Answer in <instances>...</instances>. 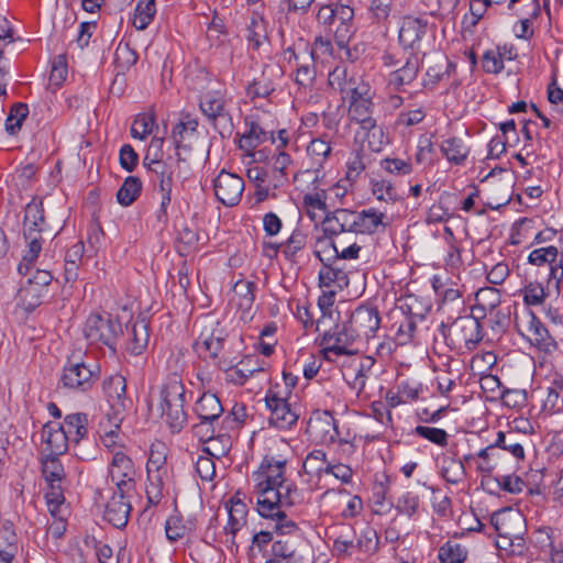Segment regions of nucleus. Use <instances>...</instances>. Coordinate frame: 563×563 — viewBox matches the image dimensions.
Here are the masks:
<instances>
[{
	"instance_id": "1",
	"label": "nucleus",
	"mask_w": 563,
	"mask_h": 563,
	"mask_svg": "<svg viewBox=\"0 0 563 563\" xmlns=\"http://www.w3.org/2000/svg\"><path fill=\"white\" fill-rule=\"evenodd\" d=\"M285 460L265 456L253 472L256 510L267 526L278 534H292L298 525L287 510L300 501L297 486L285 478Z\"/></svg>"
},
{
	"instance_id": "2",
	"label": "nucleus",
	"mask_w": 563,
	"mask_h": 563,
	"mask_svg": "<svg viewBox=\"0 0 563 563\" xmlns=\"http://www.w3.org/2000/svg\"><path fill=\"white\" fill-rule=\"evenodd\" d=\"M185 402V386L181 379L176 375L168 377L159 390L155 408L174 431L180 430L186 423Z\"/></svg>"
},
{
	"instance_id": "3",
	"label": "nucleus",
	"mask_w": 563,
	"mask_h": 563,
	"mask_svg": "<svg viewBox=\"0 0 563 563\" xmlns=\"http://www.w3.org/2000/svg\"><path fill=\"white\" fill-rule=\"evenodd\" d=\"M492 522L498 532V547L508 550L514 555H520L525 550L523 518L521 514L505 509L494 514Z\"/></svg>"
},
{
	"instance_id": "4",
	"label": "nucleus",
	"mask_w": 563,
	"mask_h": 563,
	"mask_svg": "<svg viewBox=\"0 0 563 563\" xmlns=\"http://www.w3.org/2000/svg\"><path fill=\"white\" fill-rule=\"evenodd\" d=\"M290 391L279 384L271 387L265 395V404L271 411L269 423L280 430L290 429L298 421L299 415L289 402Z\"/></svg>"
},
{
	"instance_id": "5",
	"label": "nucleus",
	"mask_w": 563,
	"mask_h": 563,
	"mask_svg": "<svg viewBox=\"0 0 563 563\" xmlns=\"http://www.w3.org/2000/svg\"><path fill=\"white\" fill-rule=\"evenodd\" d=\"M99 376L96 364H87L80 357L68 358L63 367L60 383L71 391H87Z\"/></svg>"
},
{
	"instance_id": "6",
	"label": "nucleus",
	"mask_w": 563,
	"mask_h": 563,
	"mask_svg": "<svg viewBox=\"0 0 563 563\" xmlns=\"http://www.w3.org/2000/svg\"><path fill=\"white\" fill-rule=\"evenodd\" d=\"M121 333V324L110 316L90 314L84 327L85 338L90 344L106 345L114 352L117 338Z\"/></svg>"
},
{
	"instance_id": "7",
	"label": "nucleus",
	"mask_w": 563,
	"mask_h": 563,
	"mask_svg": "<svg viewBox=\"0 0 563 563\" xmlns=\"http://www.w3.org/2000/svg\"><path fill=\"white\" fill-rule=\"evenodd\" d=\"M197 325L199 334L195 341L196 351L205 357H217L227 338L224 329L211 317L200 319Z\"/></svg>"
},
{
	"instance_id": "8",
	"label": "nucleus",
	"mask_w": 563,
	"mask_h": 563,
	"mask_svg": "<svg viewBox=\"0 0 563 563\" xmlns=\"http://www.w3.org/2000/svg\"><path fill=\"white\" fill-rule=\"evenodd\" d=\"M108 474L118 493L132 494L134 492L136 467L132 459L122 450L113 452L109 462Z\"/></svg>"
},
{
	"instance_id": "9",
	"label": "nucleus",
	"mask_w": 563,
	"mask_h": 563,
	"mask_svg": "<svg viewBox=\"0 0 563 563\" xmlns=\"http://www.w3.org/2000/svg\"><path fill=\"white\" fill-rule=\"evenodd\" d=\"M321 353L329 362H334L336 356L351 355L353 342L356 340L349 327L335 325L332 330H322Z\"/></svg>"
},
{
	"instance_id": "10",
	"label": "nucleus",
	"mask_w": 563,
	"mask_h": 563,
	"mask_svg": "<svg viewBox=\"0 0 563 563\" xmlns=\"http://www.w3.org/2000/svg\"><path fill=\"white\" fill-rule=\"evenodd\" d=\"M374 92L367 82L358 81L357 85L352 89V93L349 98L347 115L351 121L360 125L366 124L367 121L376 120L373 117Z\"/></svg>"
},
{
	"instance_id": "11",
	"label": "nucleus",
	"mask_w": 563,
	"mask_h": 563,
	"mask_svg": "<svg viewBox=\"0 0 563 563\" xmlns=\"http://www.w3.org/2000/svg\"><path fill=\"white\" fill-rule=\"evenodd\" d=\"M449 336L454 345L473 350L483 340L481 323L474 317H461L450 327Z\"/></svg>"
},
{
	"instance_id": "12",
	"label": "nucleus",
	"mask_w": 563,
	"mask_h": 563,
	"mask_svg": "<svg viewBox=\"0 0 563 563\" xmlns=\"http://www.w3.org/2000/svg\"><path fill=\"white\" fill-rule=\"evenodd\" d=\"M216 198L227 207L236 206L244 191V180L236 174L221 170L213 180Z\"/></svg>"
},
{
	"instance_id": "13",
	"label": "nucleus",
	"mask_w": 563,
	"mask_h": 563,
	"mask_svg": "<svg viewBox=\"0 0 563 563\" xmlns=\"http://www.w3.org/2000/svg\"><path fill=\"white\" fill-rule=\"evenodd\" d=\"M26 276V284L20 288L18 296L26 309H32L38 305L40 298L44 296L53 277L45 269H35L32 273V267Z\"/></svg>"
},
{
	"instance_id": "14",
	"label": "nucleus",
	"mask_w": 563,
	"mask_h": 563,
	"mask_svg": "<svg viewBox=\"0 0 563 563\" xmlns=\"http://www.w3.org/2000/svg\"><path fill=\"white\" fill-rule=\"evenodd\" d=\"M379 324L380 317L375 308L358 307L352 313L347 327L355 339L368 340L374 338L376 331L379 329Z\"/></svg>"
},
{
	"instance_id": "15",
	"label": "nucleus",
	"mask_w": 563,
	"mask_h": 563,
	"mask_svg": "<svg viewBox=\"0 0 563 563\" xmlns=\"http://www.w3.org/2000/svg\"><path fill=\"white\" fill-rule=\"evenodd\" d=\"M224 508L228 518L223 526V532L227 537V542L231 545H235L236 534L246 526L249 508L238 495L230 498L229 501L225 503Z\"/></svg>"
},
{
	"instance_id": "16",
	"label": "nucleus",
	"mask_w": 563,
	"mask_h": 563,
	"mask_svg": "<svg viewBox=\"0 0 563 563\" xmlns=\"http://www.w3.org/2000/svg\"><path fill=\"white\" fill-rule=\"evenodd\" d=\"M525 323L527 332L526 338L533 346L545 353H552L556 350V341L552 338L549 330L544 328L542 322L536 317L534 313H527L525 316Z\"/></svg>"
},
{
	"instance_id": "17",
	"label": "nucleus",
	"mask_w": 563,
	"mask_h": 563,
	"mask_svg": "<svg viewBox=\"0 0 563 563\" xmlns=\"http://www.w3.org/2000/svg\"><path fill=\"white\" fill-rule=\"evenodd\" d=\"M132 494H122L114 490L111 498L107 501L103 517L115 528L126 526L131 512L130 496Z\"/></svg>"
},
{
	"instance_id": "18",
	"label": "nucleus",
	"mask_w": 563,
	"mask_h": 563,
	"mask_svg": "<svg viewBox=\"0 0 563 563\" xmlns=\"http://www.w3.org/2000/svg\"><path fill=\"white\" fill-rule=\"evenodd\" d=\"M103 390L112 411L110 415L123 417L128 404L125 378L119 374L109 377L103 383Z\"/></svg>"
},
{
	"instance_id": "19",
	"label": "nucleus",
	"mask_w": 563,
	"mask_h": 563,
	"mask_svg": "<svg viewBox=\"0 0 563 563\" xmlns=\"http://www.w3.org/2000/svg\"><path fill=\"white\" fill-rule=\"evenodd\" d=\"M355 140L377 153L383 151L390 141L388 133L377 124L376 120L360 125L355 132Z\"/></svg>"
},
{
	"instance_id": "20",
	"label": "nucleus",
	"mask_w": 563,
	"mask_h": 563,
	"mask_svg": "<svg viewBox=\"0 0 563 563\" xmlns=\"http://www.w3.org/2000/svg\"><path fill=\"white\" fill-rule=\"evenodd\" d=\"M427 21L415 16H405L399 29V42L405 48H419L427 32Z\"/></svg>"
},
{
	"instance_id": "21",
	"label": "nucleus",
	"mask_w": 563,
	"mask_h": 563,
	"mask_svg": "<svg viewBox=\"0 0 563 563\" xmlns=\"http://www.w3.org/2000/svg\"><path fill=\"white\" fill-rule=\"evenodd\" d=\"M123 421V417L118 415L107 413L98 428L100 441L104 448L110 451H118L123 446V438L120 434V426Z\"/></svg>"
},
{
	"instance_id": "22",
	"label": "nucleus",
	"mask_w": 563,
	"mask_h": 563,
	"mask_svg": "<svg viewBox=\"0 0 563 563\" xmlns=\"http://www.w3.org/2000/svg\"><path fill=\"white\" fill-rule=\"evenodd\" d=\"M42 441L44 452L48 455H62L71 442L66 435L59 422H48L43 427Z\"/></svg>"
},
{
	"instance_id": "23",
	"label": "nucleus",
	"mask_w": 563,
	"mask_h": 563,
	"mask_svg": "<svg viewBox=\"0 0 563 563\" xmlns=\"http://www.w3.org/2000/svg\"><path fill=\"white\" fill-rule=\"evenodd\" d=\"M390 224V219L383 211L375 208L357 212L356 233L373 234L383 232Z\"/></svg>"
},
{
	"instance_id": "24",
	"label": "nucleus",
	"mask_w": 563,
	"mask_h": 563,
	"mask_svg": "<svg viewBox=\"0 0 563 563\" xmlns=\"http://www.w3.org/2000/svg\"><path fill=\"white\" fill-rule=\"evenodd\" d=\"M357 212L349 209H338L324 219V231L332 234L356 233Z\"/></svg>"
},
{
	"instance_id": "25",
	"label": "nucleus",
	"mask_w": 563,
	"mask_h": 563,
	"mask_svg": "<svg viewBox=\"0 0 563 563\" xmlns=\"http://www.w3.org/2000/svg\"><path fill=\"white\" fill-rule=\"evenodd\" d=\"M255 284L250 280H238L233 287V301L241 310V318L244 320L251 319V310L254 303Z\"/></svg>"
},
{
	"instance_id": "26",
	"label": "nucleus",
	"mask_w": 563,
	"mask_h": 563,
	"mask_svg": "<svg viewBox=\"0 0 563 563\" xmlns=\"http://www.w3.org/2000/svg\"><path fill=\"white\" fill-rule=\"evenodd\" d=\"M263 371V366L260 364L257 357L246 356L235 366L230 367L227 373V379L234 385H244L246 380L252 377L255 373Z\"/></svg>"
},
{
	"instance_id": "27",
	"label": "nucleus",
	"mask_w": 563,
	"mask_h": 563,
	"mask_svg": "<svg viewBox=\"0 0 563 563\" xmlns=\"http://www.w3.org/2000/svg\"><path fill=\"white\" fill-rule=\"evenodd\" d=\"M45 228L44 210L41 201L32 199L24 210L23 234H42Z\"/></svg>"
},
{
	"instance_id": "28",
	"label": "nucleus",
	"mask_w": 563,
	"mask_h": 563,
	"mask_svg": "<svg viewBox=\"0 0 563 563\" xmlns=\"http://www.w3.org/2000/svg\"><path fill=\"white\" fill-rule=\"evenodd\" d=\"M265 563H305L303 556L288 541L273 542Z\"/></svg>"
},
{
	"instance_id": "29",
	"label": "nucleus",
	"mask_w": 563,
	"mask_h": 563,
	"mask_svg": "<svg viewBox=\"0 0 563 563\" xmlns=\"http://www.w3.org/2000/svg\"><path fill=\"white\" fill-rule=\"evenodd\" d=\"M170 484L169 470L147 473L146 496L151 504H158Z\"/></svg>"
},
{
	"instance_id": "30",
	"label": "nucleus",
	"mask_w": 563,
	"mask_h": 563,
	"mask_svg": "<svg viewBox=\"0 0 563 563\" xmlns=\"http://www.w3.org/2000/svg\"><path fill=\"white\" fill-rule=\"evenodd\" d=\"M335 245L338 249L335 260L344 261L358 260L365 247L362 239L356 234H339L335 239Z\"/></svg>"
},
{
	"instance_id": "31",
	"label": "nucleus",
	"mask_w": 563,
	"mask_h": 563,
	"mask_svg": "<svg viewBox=\"0 0 563 563\" xmlns=\"http://www.w3.org/2000/svg\"><path fill=\"white\" fill-rule=\"evenodd\" d=\"M354 11L345 4H336L335 25L333 32L338 38V45L341 49L345 48V41L352 33V20Z\"/></svg>"
},
{
	"instance_id": "32",
	"label": "nucleus",
	"mask_w": 563,
	"mask_h": 563,
	"mask_svg": "<svg viewBox=\"0 0 563 563\" xmlns=\"http://www.w3.org/2000/svg\"><path fill=\"white\" fill-rule=\"evenodd\" d=\"M60 426L68 439L74 443H79L88 434V417L82 412L67 415Z\"/></svg>"
},
{
	"instance_id": "33",
	"label": "nucleus",
	"mask_w": 563,
	"mask_h": 563,
	"mask_svg": "<svg viewBox=\"0 0 563 563\" xmlns=\"http://www.w3.org/2000/svg\"><path fill=\"white\" fill-rule=\"evenodd\" d=\"M126 350L133 355H140L147 346L150 334L144 320L135 321L126 333Z\"/></svg>"
},
{
	"instance_id": "34",
	"label": "nucleus",
	"mask_w": 563,
	"mask_h": 563,
	"mask_svg": "<svg viewBox=\"0 0 563 563\" xmlns=\"http://www.w3.org/2000/svg\"><path fill=\"white\" fill-rule=\"evenodd\" d=\"M245 37L253 48H258L267 40V23L264 16L254 11L249 18L245 29Z\"/></svg>"
},
{
	"instance_id": "35",
	"label": "nucleus",
	"mask_w": 563,
	"mask_h": 563,
	"mask_svg": "<svg viewBox=\"0 0 563 563\" xmlns=\"http://www.w3.org/2000/svg\"><path fill=\"white\" fill-rule=\"evenodd\" d=\"M319 280L321 286L334 289L335 291L349 285V277L344 269L330 264V262L324 263L320 269Z\"/></svg>"
},
{
	"instance_id": "36",
	"label": "nucleus",
	"mask_w": 563,
	"mask_h": 563,
	"mask_svg": "<svg viewBox=\"0 0 563 563\" xmlns=\"http://www.w3.org/2000/svg\"><path fill=\"white\" fill-rule=\"evenodd\" d=\"M196 412L201 421H213L223 411L219 398L211 393H205L196 402Z\"/></svg>"
},
{
	"instance_id": "37",
	"label": "nucleus",
	"mask_w": 563,
	"mask_h": 563,
	"mask_svg": "<svg viewBox=\"0 0 563 563\" xmlns=\"http://www.w3.org/2000/svg\"><path fill=\"white\" fill-rule=\"evenodd\" d=\"M446 159L455 165H462L470 154V147L461 137L452 136L444 140L440 146Z\"/></svg>"
},
{
	"instance_id": "38",
	"label": "nucleus",
	"mask_w": 563,
	"mask_h": 563,
	"mask_svg": "<svg viewBox=\"0 0 563 563\" xmlns=\"http://www.w3.org/2000/svg\"><path fill=\"white\" fill-rule=\"evenodd\" d=\"M26 242V250L18 266V271L21 275H27L30 268L35 263L42 251L43 238L42 234H24Z\"/></svg>"
},
{
	"instance_id": "39",
	"label": "nucleus",
	"mask_w": 563,
	"mask_h": 563,
	"mask_svg": "<svg viewBox=\"0 0 563 563\" xmlns=\"http://www.w3.org/2000/svg\"><path fill=\"white\" fill-rule=\"evenodd\" d=\"M45 499L47 510L52 518H62L68 516V506L65 503L62 485L57 484L48 486V489L45 493Z\"/></svg>"
},
{
	"instance_id": "40",
	"label": "nucleus",
	"mask_w": 563,
	"mask_h": 563,
	"mask_svg": "<svg viewBox=\"0 0 563 563\" xmlns=\"http://www.w3.org/2000/svg\"><path fill=\"white\" fill-rule=\"evenodd\" d=\"M224 104V96L220 90H208L200 97V109L209 119L222 115Z\"/></svg>"
},
{
	"instance_id": "41",
	"label": "nucleus",
	"mask_w": 563,
	"mask_h": 563,
	"mask_svg": "<svg viewBox=\"0 0 563 563\" xmlns=\"http://www.w3.org/2000/svg\"><path fill=\"white\" fill-rule=\"evenodd\" d=\"M217 440L210 439L203 448L206 455H200L196 461V472L198 476L206 482L212 481L216 475V465L212 459L216 455L213 452Z\"/></svg>"
},
{
	"instance_id": "42",
	"label": "nucleus",
	"mask_w": 563,
	"mask_h": 563,
	"mask_svg": "<svg viewBox=\"0 0 563 563\" xmlns=\"http://www.w3.org/2000/svg\"><path fill=\"white\" fill-rule=\"evenodd\" d=\"M156 0H139L132 19V24L136 30H145L154 20L156 14Z\"/></svg>"
},
{
	"instance_id": "43",
	"label": "nucleus",
	"mask_w": 563,
	"mask_h": 563,
	"mask_svg": "<svg viewBox=\"0 0 563 563\" xmlns=\"http://www.w3.org/2000/svg\"><path fill=\"white\" fill-rule=\"evenodd\" d=\"M268 134L260 124L250 122L247 130L240 137L239 146L245 152L251 153L261 143L268 140Z\"/></svg>"
},
{
	"instance_id": "44",
	"label": "nucleus",
	"mask_w": 563,
	"mask_h": 563,
	"mask_svg": "<svg viewBox=\"0 0 563 563\" xmlns=\"http://www.w3.org/2000/svg\"><path fill=\"white\" fill-rule=\"evenodd\" d=\"M271 168L273 173V186L275 188L283 186L288 178V170L292 164V159L286 152H279L271 159Z\"/></svg>"
},
{
	"instance_id": "45",
	"label": "nucleus",
	"mask_w": 563,
	"mask_h": 563,
	"mask_svg": "<svg viewBox=\"0 0 563 563\" xmlns=\"http://www.w3.org/2000/svg\"><path fill=\"white\" fill-rule=\"evenodd\" d=\"M329 463L324 451L313 450L306 456L303 470L306 474L321 478L325 475Z\"/></svg>"
},
{
	"instance_id": "46",
	"label": "nucleus",
	"mask_w": 563,
	"mask_h": 563,
	"mask_svg": "<svg viewBox=\"0 0 563 563\" xmlns=\"http://www.w3.org/2000/svg\"><path fill=\"white\" fill-rule=\"evenodd\" d=\"M58 455H48L44 457L42 462V471L48 486L62 484L65 478V471L57 459Z\"/></svg>"
},
{
	"instance_id": "47",
	"label": "nucleus",
	"mask_w": 563,
	"mask_h": 563,
	"mask_svg": "<svg viewBox=\"0 0 563 563\" xmlns=\"http://www.w3.org/2000/svg\"><path fill=\"white\" fill-rule=\"evenodd\" d=\"M371 191L376 200L386 203H394L398 200V194L393 183L385 178L371 180Z\"/></svg>"
},
{
	"instance_id": "48",
	"label": "nucleus",
	"mask_w": 563,
	"mask_h": 563,
	"mask_svg": "<svg viewBox=\"0 0 563 563\" xmlns=\"http://www.w3.org/2000/svg\"><path fill=\"white\" fill-rule=\"evenodd\" d=\"M328 81L333 89L345 93L346 97L352 93V89L358 84L353 78L347 77V69L345 66H336L332 71H330Z\"/></svg>"
},
{
	"instance_id": "49",
	"label": "nucleus",
	"mask_w": 563,
	"mask_h": 563,
	"mask_svg": "<svg viewBox=\"0 0 563 563\" xmlns=\"http://www.w3.org/2000/svg\"><path fill=\"white\" fill-rule=\"evenodd\" d=\"M196 128H197V122L194 120H189L187 122H179L173 129L174 142L176 145L179 144L181 146V150H180L181 158H189L191 161L190 150L188 148V146L186 144H183V142L186 139L189 140L192 136H195Z\"/></svg>"
},
{
	"instance_id": "50",
	"label": "nucleus",
	"mask_w": 563,
	"mask_h": 563,
	"mask_svg": "<svg viewBox=\"0 0 563 563\" xmlns=\"http://www.w3.org/2000/svg\"><path fill=\"white\" fill-rule=\"evenodd\" d=\"M141 189L142 183L137 177H128L117 192L118 202L123 207L132 205L140 196Z\"/></svg>"
},
{
	"instance_id": "51",
	"label": "nucleus",
	"mask_w": 563,
	"mask_h": 563,
	"mask_svg": "<svg viewBox=\"0 0 563 563\" xmlns=\"http://www.w3.org/2000/svg\"><path fill=\"white\" fill-rule=\"evenodd\" d=\"M327 232L324 231L321 235L317 236L313 244V253L323 264L335 260L338 251L335 240L328 236Z\"/></svg>"
},
{
	"instance_id": "52",
	"label": "nucleus",
	"mask_w": 563,
	"mask_h": 563,
	"mask_svg": "<svg viewBox=\"0 0 563 563\" xmlns=\"http://www.w3.org/2000/svg\"><path fill=\"white\" fill-rule=\"evenodd\" d=\"M311 429L318 432L320 441L324 443L334 442L338 438V427L334 418L330 413H324L323 418L317 419Z\"/></svg>"
},
{
	"instance_id": "53",
	"label": "nucleus",
	"mask_w": 563,
	"mask_h": 563,
	"mask_svg": "<svg viewBox=\"0 0 563 563\" xmlns=\"http://www.w3.org/2000/svg\"><path fill=\"white\" fill-rule=\"evenodd\" d=\"M441 563H463L467 556V550L455 541H448L439 549Z\"/></svg>"
},
{
	"instance_id": "54",
	"label": "nucleus",
	"mask_w": 563,
	"mask_h": 563,
	"mask_svg": "<svg viewBox=\"0 0 563 563\" xmlns=\"http://www.w3.org/2000/svg\"><path fill=\"white\" fill-rule=\"evenodd\" d=\"M563 407V377L553 379L548 388L543 408L550 412L559 411Z\"/></svg>"
},
{
	"instance_id": "55",
	"label": "nucleus",
	"mask_w": 563,
	"mask_h": 563,
	"mask_svg": "<svg viewBox=\"0 0 563 563\" xmlns=\"http://www.w3.org/2000/svg\"><path fill=\"white\" fill-rule=\"evenodd\" d=\"M155 126L156 124L153 114L140 113L133 120L131 135L134 139L145 140L153 133Z\"/></svg>"
},
{
	"instance_id": "56",
	"label": "nucleus",
	"mask_w": 563,
	"mask_h": 563,
	"mask_svg": "<svg viewBox=\"0 0 563 563\" xmlns=\"http://www.w3.org/2000/svg\"><path fill=\"white\" fill-rule=\"evenodd\" d=\"M167 448L162 442H156L151 445L150 456L146 463V472H157L161 470H169L166 465Z\"/></svg>"
},
{
	"instance_id": "57",
	"label": "nucleus",
	"mask_w": 563,
	"mask_h": 563,
	"mask_svg": "<svg viewBox=\"0 0 563 563\" xmlns=\"http://www.w3.org/2000/svg\"><path fill=\"white\" fill-rule=\"evenodd\" d=\"M356 543L354 542V530L352 527H343L340 534L335 538L333 550L339 556L352 555Z\"/></svg>"
},
{
	"instance_id": "58",
	"label": "nucleus",
	"mask_w": 563,
	"mask_h": 563,
	"mask_svg": "<svg viewBox=\"0 0 563 563\" xmlns=\"http://www.w3.org/2000/svg\"><path fill=\"white\" fill-rule=\"evenodd\" d=\"M345 177L355 181L366 168V155L363 150H356L350 154L345 163Z\"/></svg>"
},
{
	"instance_id": "59",
	"label": "nucleus",
	"mask_w": 563,
	"mask_h": 563,
	"mask_svg": "<svg viewBox=\"0 0 563 563\" xmlns=\"http://www.w3.org/2000/svg\"><path fill=\"white\" fill-rule=\"evenodd\" d=\"M327 191L324 189H316L313 191L306 192L302 198V202L307 212L311 219L314 218V211L327 210Z\"/></svg>"
},
{
	"instance_id": "60",
	"label": "nucleus",
	"mask_w": 563,
	"mask_h": 563,
	"mask_svg": "<svg viewBox=\"0 0 563 563\" xmlns=\"http://www.w3.org/2000/svg\"><path fill=\"white\" fill-rule=\"evenodd\" d=\"M307 154L316 165L321 166L331 154L330 141L324 137H317L311 140L307 147Z\"/></svg>"
},
{
	"instance_id": "61",
	"label": "nucleus",
	"mask_w": 563,
	"mask_h": 563,
	"mask_svg": "<svg viewBox=\"0 0 563 563\" xmlns=\"http://www.w3.org/2000/svg\"><path fill=\"white\" fill-rule=\"evenodd\" d=\"M374 363L375 362L371 356H363L358 358V361H354V377L352 382L353 388L358 389L360 391L363 390V388L365 387L367 375L371 372Z\"/></svg>"
},
{
	"instance_id": "62",
	"label": "nucleus",
	"mask_w": 563,
	"mask_h": 563,
	"mask_svg": "<svg viewBox=\"0 0 563 563\" xmlns=\"http://www.w3.org/2000/svg\"><path fill=\"white\" fill-rule=\"evenodd\" d=\"M476 308L486 311L494 310L500 303L499 291L494 287L481 288L476 295Z\"/></svg>"
},
{
	"instance_id": "63",
	"label": "nucleus",
	"mask_w": 563,
	"mask_h": 563,
	"mask_svg": "<svg viewBox=\"0 0 563 563\" xmlns=\"http://www.w3.org/2000/svg\"><path fill=\"white\" fill-rule=\"evenodd\" d=\"M380 167L386 173L395 176L410 175L413 170L411 161L399 157H386L380 161Z\"/></svg>"
},
{
	"instance_id": "64",
	"label": "nucleus",
	"mask_w": 563,
	"mask_h": 563,
	"mask_svg": "<svg viewBox=\"0 0 563 563\" xmlns=\"http://www.w3.org/2000/svg\"><path fill=\"white\" fill-rule=\"evenodd\" d=\"M0 533V562L11 563L18 553L15 534L9 530H2Z\"/></svg>"
}]
</instances>
